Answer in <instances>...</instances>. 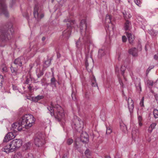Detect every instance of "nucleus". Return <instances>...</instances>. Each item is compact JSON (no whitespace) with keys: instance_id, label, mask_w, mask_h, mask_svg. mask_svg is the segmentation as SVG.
<instances>
[{"instance_id":"nucleus-16","label":"nucleus","mask_w":158,"mask_h":158,"mask_svg":"<svg viewBox=\"0 0 158 158\" xmlns=\"http://www.w3.org/2000/svg\"><path fill=\"white\" fill-rule=\"evenodd\" d=\"M135 84L137 90L140 92L142 91L140 79L138 78H136L135 81Z\"/></svg>"},{"instance_id":"nucleus-36","label":"nucleus","mask_w":158,"mask_h":158,"mask_svg":"<svg viewBox=\"0 0 158 158\" xmlns=\"http://www.w3.org/2000/svg\"><path fill=\"white\" fill-rule=\"evenodd\" d=\"M91 85L93 87L97 86V85L96 82V80L95 78H94L93 80L92 81Z\"/></svg>"},{"instance_id":"nucleus-45","label":"nucleus","mask_w":158,"mask_h":158,"mask_svg":"<svg viewBox=\"0 0 158 158\" xmlns=\"http://www.w3.org/2000/svg\"><path fill=\"white\" fill-rule=\"evenodd\" d=\"M34 64L31 63L29 65L30 67V71H31L33 67L34 66Z\"/></svg>"},{"instance_id":"nucleus-32","label":"nucleus","mask_w":158,"mask_h":158,"mask_svg":"<svg viewBox=\"0 0 158 158\" xmlns=\"http://www.w3.org/2000/svg\"><path fill=\"white\" fill-rule=\"evenodd\" d=\"M138 119L139 125L140 127L142 126L143 125L142 123L141 122V121L142 120V117L140 115L138 116Z\"/></svg>"},{"instance_id":"nucleus-24","label":"nucleus","mask_w":158,"mask_h":158,"mask_svg":"<svg viewBox=\"0 0 158 158\" xmlns=\"http://www.w3.org/2000/svg\"><path fill=\"white\" fill-rule=\"evenodd\" d=\"M126 69V67L124 66H122L120 68V71L122 75L123 76L124 79L125 81H126V79L125 77L124 73Z\"/></svg>"},{"instance_id":"nucleus-26","label":"nucleus","mask_w":158,"mask_h":158,"mask_svg":"<svg viewBox=\"0 0 158 158\" xmlns=\"http://www.w3.org/2000/svg\"><path fill=\"white\" fill-rule=\"evenodd\" d=\"M130 22L128 20H126L125 24V29L126 30H129L130 25Z\"/></svg>"},{"instance_id":"nucleus-33","label":"nucleus","mask_w":158,"mask_h":158,"mask_svg":"<svg viewBox=\"0 0 158 158\" xmlns=\"http://www.w3.org/2000/svg\"><path fill=\"white\" fill-rule=\"evenodd\" d=\"M56 80L55 77L53 76L51 79V84L54 86L56 85Z\"/></svg>"},{"instance_id":"nucleus-34","label":"nucleus","mask_w":158,"mask_h":158,"mask_svg":"<svg viewBox=\"0 0 158 158\" xmlns=\"http://www.w3.org/2000/svg\"><path fill=\"white\" fill-rule=\"evenodd\" d=\"M31 80V75H30L29 77H27L26 80L25 82V83L27 84H29L30 81Z\"/></svg>"},{"instance_id":"nucleus-40","label":"nucleus","mask_w":158,"mask_h":158,"mask_svg":"<svg viewBox=\"0 0 158 158\" xmlns=\"http://www.w3.org/2000/svg\"><path fill=\"white\" fill-rule=\"evenodd\" d=\"M147 83L148 85L151 86H152L153 85V82L152 81L148 80L147 81Z\"/></svg>"},{"instance_id":"nucleus-12","label":"nucleus","mask_w":158,"mask_h":158,"mask_svg":"<svg viewBox=\"0 0 158 158\" xmlns=\"http://www.w3.org/2000/svg\"><path fill=\"white\" fill-rule=\"evenodd\" d=\"M16 135L15 132H10L6 134L3 140L4 142H7L9 140L14 139Z\"/></svg>"},{"instance_id":"nucleus-5","label":"nucleus","mask_w":158,"mask_h":158,"mask_svg":"<svg viewBox=\"0 0 158 158\" xmlns=\"http://www.w3.org/2000/svg\"><path fill=\"white\" fill-rule=\"evenodd\" d=\"M20 119L22 126L27 129L31 127L35 121V119L31 114H25Z\"/></svg>"},{"instance_id":"nucleus-52","label":"nucleus","mask_w":158,"mask_h":158,"mask_svg":"<svg viewBox=\"0 0 158 158\" xmlns=\"http://www.w3.org/2000/svg\"><path fill=\"white\" fill-rule=\"evenodd\" d=\"M154 58L156 60H157L158 58V56L157 54L155 55L154 56Z\"/></svg>"},{"instance_id":"nucleus-49","label":"nucleus","mask_w":158,"mask_h":158,"mask_svg":"<svg viewBox=\"0 0 158 158\" xmlns=\"http://www.w3.org/2000/svg\"><path fill=\"white\" fill-rule=\"evenodd\" d=\"M33 64H34V65H36V66H37L39 64V61H36Z\"/></svg>"},{"instance_id":"nucleus-17","label":"nucleus","mask_w":158,"mask_h":158,"mask_svg":"<svg viewBox=\"0 0 158 158\" xmlns=\"http://www.w3.org/2000/svg\"><path fill=\"white\" fill-rule=\"evenodd\" d=\"M24 61V58L22 56L16 59L14 61V64H15L18 65L20 66H21L23 65V63Z\"/></svg>"},{"instance_id":"nucleus-28","label":"nucleus","mask_w":158,"mask_h":158,"mask_svg":"<svg viewBox=\"0 0 158 158\" xmlns=\"http://www.w3.org/2000/svg\"><path fill=\"white\" fill-rule=\"evenodd\" d=\"M154 117L155 118H158V110L157 109H154L153 111Z\"/></svg>"},{"instance_id":"nucleus-55","label":"nucleus","mask_w":158,"mask_h":158,"mask_svg":"<svg viewBox=\"0 0 158 158\" xmlns=\"http://www.w3.org/2000/svg\"><path fill=\"white\" fill-rule=\"evenodd\" d=\"M115 2L119 4L121 2V0H116Z\"/></svg>"},{"instance_id":"nucleus-51","label":"nucleus","mask_w":158,"mask_h":158,"mask_svg":"<svg viewBox=\"0 0 158 158\" xmlns=\"http://www.w3.org/2000/svg\"><path fill=\"white\" fill-rule=\"evenodd\" d=\"M80 39L79 40V41ZM80 43L79 41H77L76 43V47L78 48H79L80 47L79 46V44Z\"/></svg>"},{"instance_id":"nucleus-3","label":"nucleus","mask_w":158,"mask_h":158,"mask_svg":"<svg viewBox=\"0 0 158 158\" xmlns=\"http://www.w3.org/2000/svg\"><path fill=\"white\" fill-rule=\"evenodd\" d=\"M6 27V29H0V39L2 41H6L10 39L14 31L11 23H9Z\"/></svg>"},{"instance_id":"nucleus-63","label":"nucleus","mask_w":158,"mask_h":158,"mask_svg":"<svg viewBox=\"0 0 158 158\" xmlns=\"http://www.w3.org/2000/svg\"><path fill=\"white\" fill-rule=\"evenodd\" d=\"M62 158H65V156H63V157Z\"/></svg>"},{"instance_id":"nucleus-22","label":"nucleus","mask_w":158,"mask_h":158,"mask_svg":"<svg viewBox=\"0 0 158 158\" xmlns=\"http://www.w3.org/2000/svg\"><path fill=\"white\" fill-rule=\"evenodd\" d=\"M105 54V51L104 50L101 48L99 49L98 52V56L99 58H101Z\"/></svg>"},{"instance_id":"nucleus-18","label":"nucleus","mask_w":158,"mask_h":158,"mask_svg":"<svg viewBox=\"0 0 158 158\" xmlns=\"http://www.w3.org/2000/svg\"><path fill=\"white\" fill-rule=\"evenodd\" d=\"M137 49L135 48L130 49L129 50V53L132 55L133 56H137Z\"/></svg>"},{"instance_id":"nucleus-50","label":"nucleus","mask_w":158,"mask_h":158,"mask_svg":"<svg viewBox=\"0 0 158 158\" xmlns=\"http://www.w3.org/2000/svg\"><path fill=\"white\" fill-rule=\"evenodd\" d=\"M47 62H48V64L47 65V66H45V67H48L49 66V65L51 64V62L50 61H46L45 62V64H46V63Z\"/></svg>"},{"instance_id":"nucleus-15","label":"nucleus","mask_w":158,"mask_h":158,"mask_svg":"<svg viewBox=\"0 0 158 158\" xmlns=\"http://www.w3.org/2000/svg\"><path fill=\"white\" fill-rule=\"evenodd\" d=\"M88 135L85 132H82L81 135V140L84 143H87L89 141Z\"/></svg>"},{"instance_id":"nucleus-39","label":"nucleus","mask_w":158,"mask_h":158,"mask_svg":"<svg viewBox=\"0 0 158 158\" xmlns=\"http://www.w3.org/2000/svg\"><path fill=\"white\" fill-rule=\"evenodd\" d=\"M73 142V140L72 139H69L67 141V144L69 145H71Z\"/></svg>"},{"instance_id":"nucleus-29","label":"nucleus","mask_w":158,"mask_h":158,"mask_svg":"<svg viewBox=\"0 0 158 158\" xmlns=\"http://www.w3.org/2000/svg\"><path fill=\"white\" fill-rule=\"evenodd\" d=\"M2 72L3 73H6L7 72V68L4 64H3L1 66Z\"/></svg>"},{"instance_id":"nucleus-46","label":"nucleus","mask_w":158,"mask_h":158,"mask_svg":"<svg viewBox=\"0 0 158 158\" xmlns=\"http://www.w3.org/2000/svg\"><path fill=\"white\" fill-rule=\"evenodd\" d=\"M72 97L73 100H75L76 99L75 94L74 93H72Z\"/></svg>"},{"instance_id":"nucleus-10","label":"nucleus","mask_w":158,"mask_h":158,"mask_svg":"<svg viewBox=\"0 0 158 158\" xmlns=\"http://www.w3.org/2000/svg\"><path fill=\"white\" fill-rule=\"evenodd\" d=\"M33 14L34 17L39 20L44 17V14L42 13L38 5H35L34 8Z\"/></svg>"},{"instance_id":"nucleus-2","label":"nucleus","mask_w":158,"mask_h":158,"mask_svg":"<svg viewBox=\"0 0 158 158\" xmlns=\"http://www.w3.org/2000/svg\"><path fill=\"white\" fill-rule=\"evenodd\" d=\"M50 106H48L47 109L50 111L52 116H54L55 118L60 121L64 116V110L63 108L58 105L54 106L51 103Z\"/></svg>"},{"instance_id":"nucleus-11","label":"nucleus","mask_w":158,"mask_h":158,"mask_svg":"<svg viewBox=\"0 0 158 158\" xmlns=\"http://www.w3.org/2000/svg\"><path fill=\"white\" fill-rule=\"evenodd\" d=\"M0 13L3 14L6 17L9 16L5 0H0Z\"/></svg>"},{"instance_id":"nucleus-47","label":"nucleus","mask_w":158,"mask_h":158,"mask_svg":"<svg viewBox=\"0 0 158 158\" xmlns=\"http://www.w3.org/2000/svg\"><path fill=\"white\" fill-rule=\"evenodd\" d=\"M28 158H34L33 155L31 154H28Z\"/></svg>"},{"instance_id":"nucleus-1","label":"nucleus","mask_w":158,"mask_h":158,"mask_svg":"<svg viewBox=\"0 0 158 158\" xmlns=\"http://www.w3.org/2000/svg\"><path fill=\"white\" fill-rule=\"evenodd\" d=\"M79 27L82 35V39L84 44L86 45L90 42V35L89 30L87 28L86 21L85 19L82 20L80 23Z\"/></svg>"},{"instance_id":"nucleus-8","label":"nucleus","mask_w":158,"mask_h":158,"mask_svg":"<svg viewBox=\"0 0 158 158\" xmlns=\"http://www.w3.org/2000/svg\"><path fill=\"white\" fill-rule=\"evenodd\" d=\"M83 126V121L79 118H76L73 119L72 123L73 129L77 131L82 130Z\"/></svg>"},{"instance_id":"nucleus-41","label":"nucleus","mask_w":158,"mask_h":158,"mask_svg":"<svg viewBox=\"0 0 158 158\" xmlns=\"http://www.w3.org/2000/svg\"><path fill=\"white\" fill-rule=\"evenodd\" d=\"M31 146V143H26L24 145V147L26 148V149H28Z\"/></svg>"},{"instance_id":"nucleus-6","label":"nucleus","mask_w":158,"mask_h":158,"mask_svg":"<svg viewBox=\"0 0 158 158\" xmlns=\"http://www.w3.org/2000/svg\"><path fill=\"white\" fill-rule=\"evenodd\" d=\"M64 22H67V28L64 30L63 32L61 37V38L65 40H68L70 37L71 32V30L73 25L75 24V21L71 20L69 19L64 20Z\"/></svg>"},{"instance_id":"nucleus-20","label":"nucleus","mask_w":158,"mask_h":158,"mask_svg":"<svg viewBox=\"0 0 158 158\" xmlns=\"http://www.w3.org/2000/svg\"><path fill=\"white\" fill-rule=\"evenodd\" d=\"M127 35L130 44H132L133 43L134 38H133L132 34L130 33H127Z\"/></svg>"},{"instance_id":"nucleus-53","label":"nucleus","mask_w":158,"mask_h":158,"mask_svg":"<svg viewBox=\"0 0 158 158\" xmlns=\"http://www.w3.org/2000/svg\"><path fill=\"white\" fill-rule=\"evenodd\" d=\"M27 88L30 91H31L32 90V87L30 85H29Z\"/></svg>"},{"instance_id":"nucleus-58","label":"nucleus","mask_w":158,"mask_h":158,"mask_svg":"<svg viewBox=\"0 0 158 158\" xmlns=\"http://www.w3.org/2000/svg\"><path fill=\"white\" fill-rule=\"evenodd\" d=\"M129 73H130V75L131 76H132V75H133L132 73H131V72H130H130H129Z\"/></svg>"},{"instance_id":"nucleus-43","label":"nucleus","mask_w":158,"mask_h":158,"mask_svg":"<svg viewBox=\"0 0 158 158\" xmlns=\"http://www.w3.org/2000/svg\"><path fill=\"white\" fill-rule=\"evenodd\" d=\"M119 83L120 85L122 87V88H123L124 87V85L123 83V82L122 81V80L121 79H119Z\"/></svg>"},{"instance_id":"nucleus-9","label":"nucleus","mask_w":158,"mask_h":158,"mask_svg":"<svg viewBox=\"0 0 158 158\" xmlns=\"http://www.w3.org/2000/svg\"><path fill=\"white\" fill-rule=\"evenodd\" d=\"M34 143L37 146L40 147L44 144L46 142L43 135L40 134L36 136L34 139Z\"/></svg>"},{"instance_id":"nucleus-7","label":"nucleus","mask_w":158,"mask_h":158,"mask_svg":"<svg viewBox=\"0 0 158 158\" xmlns=\"http://www.w3.org/2000/svg\"><path fill=\"white\" fill-rule=\"evenodd\" d=\"M105 23L106 30L109 35L112 36L114 34V26L111 23V16L108 15H106Z\"/></svg>"},{"instance_id":"nucleus-25","label":"nucleus","mask_w":158,"mask_h":158,"mask_svg":"<svg viewBox=\"0 0 158 158\" xmlns=\"http://www.w3.org/2000/svg\"><path fill=\"white\" fill-rule=\"evenodd\" d=\"M36 73L38 78H40L44 74L43 72L40 69H37L36 70Z\"/></svg>"},{"instance_id":"nucleus-42","label":"nucleus","mask_w":158,"mask_h":158,"mask_svg":"<svg viewBox=\"0 0 158 158\" xmlns=\"http://www.w3.org/2000/svg\"><path fill=\"white\" fill-rule=\"evenodd\" d=\"M156 125V123H153L150 125V127H151V128H152V129H153L155 128Z\"/></svg>"},{"instance_id":"nucleus-21","label":"nucleus","mask_w":158,"mask_h":158,"mask_svg":"<svg viewBox=\"0 0 158 158\" xmlns=\"http://www.w3.org/2000/svg\"><path fill=\"white\" fill-rule=\"evenodd\" d=\"M139 133V131L138 129H134L132 130V136L133 138H135L138 135Z\"/></svg>"},{"instance_id":"nucleus-59","label":"nucleus","mask_w":158,"mask_h":158,"mask_svg":"<svg viewBox=\"0 0 158 158\" xmlns=\"http://www.w3.org/2000/svg\"><path fill=\"white\" fill-rule=\"evenodd\" d=\"M143 100H144V97H143L141 100V101H142V102H143Z\"/></svg>"},{"instance_id":"nucleus-62","label":"nucleus","mask_w":158,"mask_h":158,"mask_svg":"<svg viewBox=\"0 0 158 158\" xmlns=\"http://www.w3.org/2000/svg\"><path fill=\"white\" fill-rule=\"evenodd\" d=\"M106 158H111V157L110 156H108L106 157Z\"/></svg>"},{"instance_id":"nucleus-44","label":"nucleus","mask_w":158,"mask_h":158,"mask_svg":"<svg viewBox=\"0 0 158 158\" xmlns=\"http://www.w3.org/2000/svg\"><path fill=\"white\" fill-rule=\"evenodd\" d=\"M127 38L126 36H123L122 37V40L123 42H125L127 41Z\"/></svg>"},{"instance_id":"nucleus-54","label":"nucleus","mask_w":158,"mask_h":158,"mask_svg":"<svg viewBox=\"0 0 158 158\" xmlns=\"http://www.w3.org/2000/svg\"><path fill=\"white\" fill-rule=\"evenodd\" d=\"M140 105L141 106H143V102H142V101H141L140 102Z\"/></svg>"},{"instance_id":"nucleus-35","label":"nucleus","mask_w":158,"mask_h":158,"mask_svg":"<svg viewBox=\"0 0 158 158\" xmlns=\"http://www.w3.org/2000/svg\"><path fill=\"white\" fill-rule=\"evenodd\" d=\"M135 3L139 7H141L142 3L140 0H134Z\"/></svg>"},{"instance_id":"nucleus-30","label":"nucleus","mask_w":158,"mask_h":158,"mask_svg":"<svg viewBox=\"0 0 158 158\" xmlns=\"http://www.w3.org/2000/svg\"><path fill=\"white\" fill-rule=\"evenodd\" d=\"M13 158H23V157L20 152H17L14 155Z\"/></svg>"},{"instance_id":"nucleus-31","label":"nucleus","mask_w":158,"mask_h":158,"mask_svg":"<svg viewBox=\"0 0 158 158\" xmlns=\"http://www.w3.org/2000/svg\"><path fill=\"white\" fill-rule=\"evenodd\" d=\"M4 81L3 77V76L0 74V88L2 87V83Z\"/></svg>"},{"instance_id":"nucleus-23","label":"nucleus","mask_w":158,"mask_h":158,"mask_svg":"<svg viewBox=\"0 0 158 158\" xmlns=\"http://www.w3.org/2000/svg\"><path fill=\"white\" fill-rule=\"evenodd\" d=\"M124 17L125 19L126 20L131 17V15L128 12H123Z\"/></svg>"},{"instance_id":"nucleus-27","label":"nucleus","mask_w":158,"mask_h":158,"mask_svg":"<svg viewBox=\"0 0 158 158\" xmlns=\"http://www.w3.org/2000/svg\"><path fill=\"white\" fill-rule=\"evenodd\" d=\"M10 69L12 73H15V74H17L18 71V69L17 68L13 67L11 65L10 67Z\"/></svg>"},{"instance_id":"nucleus-38","label":"nucleus","mask_w":158,"mask_h":158,"mask_svg":"<svg viewBox=\"0 0 158 158\" xmlns=\"http://www.w3.org/2000/svg\"><path fill=\"white\" fill-rule=\"evenodd\" d=\"M112 132V130L110 127L107 128L106 134H110Z\"/></svg>"},{"instance_id":"nucleus-13","label":"nucleus","mask_w":158,"mask_h":158,"mask_svg":"<svg viewBox=\"0 0 158 158\" xmlns=\"http://www.w3.org/2000/svg\"><path fill=\"white\" fill-rule=\"evenodd\" d=\"M20 122V119L19 121V122H16L13 123L12 125V128L15 129V131H17L16 130L18 131H21L23 130V128H24L21 124Z\"/></svg>"},{"instance_id":"nucleus-64","label":"nucleus","mask_w":158,"mask_h":158,"mask_svg":"<svg viewBox=\"0 0 158 158\" xmlns=\"http://www.w3.org/2000/svg\"><path fill=\"white\" fill-rule=\"evenodd\" d=\"M54 0H52V2H53Z\"/></svg>"},{"instance_id":"nucleus-56","label":"nucleus","mask_w":158,"mask_h":158,"mask_svg":"<svg viewBox=\"0 0 158 158\" xmlns=\"http://www.w3.org/2000/svg\"><path fill=\"white\" fill-rule=\"evenodd\" d=\"M85 65H86V68H87V67L89 65V64L87 62V61H85Z\"/></svg>"},{"instance_id":"nucleus-60","label":"nucleus","mask_w":158,"mask_h":158,"mask_svg":"<svg viewBox=\"0 0 158 158\" xmlns=\"http://www.w3.org/2000/svg\"><path fill=\"white\" fill-rule=\"evenodd\" d=\"M151 69L150 68V67H149L148 69L147 70L150 71Z\"/></svg>"},{"instance_id":"nucleus-48","label":"nucleus","mask_w":158,"mask_h":158,"mask_svg":"<svg viewBox=\"0 0 158 158\" xmlns=\"http://www.w3.org/2000/svg\"><path fill=\"white\" fill-rule=\"evenodd\" d=\"M153 130V129L149 127L148 131L149 133H151L152 132Z\"/></svg>"},{"instance_id":"nucleus-19","label":"nucleus","mask_w":158,"mask_h":158,"mask_svg":"<svg viewBox=\"0 0 158 158\" xmlns=\"http://www.w3.org/2000/svg\"><path fill=\"white\" fill-rule=\"evenodd\" d=\"M44 98L43 95H38L36 97H34L32 98V101L35 102H37L38 101L43 99Z\"/></svg>"},{"instance_id":"nucleus-57","label":"nucleus","mask_w":158,"mask_h":158,"mask_svg":"<svg viewBox=\"0 0 158 158\" xmlns=\"http://www.w3.org/2000/svg\"><path fill=\"white\" fill-rule=\"evenodd\" d=\"M45 40V37H43L42 39V40L43 41H44Z\"/></svg>"},{"instance_id":"nucleus-61","label":"nucleus","mask_w":158,"mask_h":158,"mask_svg":"<svg viewBox=\"0 0 158 158\" xmlns=\"http://www.w3.org/2000/svg\"><path fill=\"white\" fill-rule=\"evenodd\" d=\"M115 158H120L118 157L117 155H116L115 157Z\"/></svg>"},{"instance_id":"nucleus-4","label":"nucleus","mask_w":158,"mask_h":158,"mask_svg":"<svg viewBox=\"0 0 158 158\" xmlns=\"http://www.w3.org/2000/svg\"><path fill=\"white\" fill-rule=\"evenodd\" d=\"M22 144V141L19 139H15L11 142L10 144L7 145L2 149V151L8 153L16 150L20 148Z\"/></svg>"},{"instance_id":"nucleus-14","label":"nucleus","mask_w":158,"mask_h":158,"mask_svg":"<svg viewBox=\"0 0 158 158\" xmlns=\"http://www.w3.org/2000/svg\"><path fill=\"white\" fill-rule=\"evenodd\" d=\"M128 107L129 111L131 114L133 112V110L134 107V102L132 99L129 98L127 100Z\"/></svg>"},{"instance_id":"nucleus-37","label":"nucleus","mask_w":158,"mask_h":158,"mask_svg":"<svg viewBox=\"0 0 158 158\" xmlns=\"http://www.w3.org/2000/svg\"><path fill=\"white\" fill-rule=\"evenodd\" d=\"M85 154L86 157L90 156V153L89 150L87 149L85 152Z\"/></svg>"}]
</instances>
